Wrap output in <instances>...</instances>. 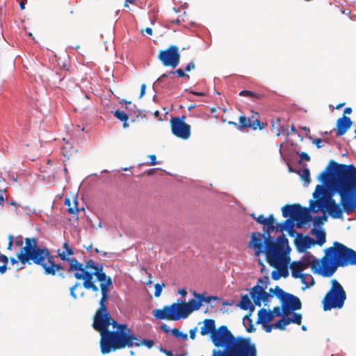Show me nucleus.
Segmentation results:
<instances>
[{
	"label": "nucleus",
	"mask_w": 356,
	"mask_h": 356,
	"mask_svg": "<svg viewBox=\"0 0 356 356\" xmlns=\"http://www.w3.org/2000/svg\"><path fill=\"white\" fill-rule=\"evenodd\" d=\"M332 177H337L334 189L340 196V203L333 199V194L327 192L323 185H317L313 193L318 209H325L332 218H343V213L349 214L356 211V168L350 164H339L333 160L318 176V180L327 183Z\"/></svg>",
	"instance_id": "1"
},
{
	"label": "nucleus",
	"mask_w": 356,
	"mask_h": 356,
	"mask_svg": "<svg viewBox=\"0 0 356 356\" xmlns=\"http://www.w3.org/2000/svg\"><path fill=\"white\" fill-rule=\"evenodd\" d=\"M81 268L75 269L74 274L77 280H83V286L87 290H92L97 292L99 289L93 282V277L100 282V289L102 297L99 300V307L96 311L94 316L92 327H96L103 325L106 320H108L111 316L108 312L106 302L108 299L109 287L113 282L111 277L107 276L103 270V266L96 264L92 259L86 261L85 264L79 262Z\"/></svg>",
	"instance_id": "2"
},
{
	"label": "nucleus",
	"mask_w": 356,
	"mask_h": 356,
	"mask_svg": "<svg viewBox=\"0 0 356 356\" xmlns=\"http://www.w3.org/2000/svg\"><path fill=\"white\" fill-rule=\"evenodd\" d=\"M100 334V350L103 355L117 350L133 346H145L151 348L154 345L152 339L140 340L125 323H119L111 316L105 321L103 325L95 329Z\"/></svg>",
	"instance_id": "3"
},
{
	"label": "nucleus",
	"mask_w": 356,
	"mask_h": 356,
	"mask_svg": "<svg viewBox=\"0 0 356 356\" xmlns=\"http://www.w3.org/2000/svg\"><path fill=\"white\" fill-rule=\"evenodd\" d=\"M16 257L24 265L33 263L41 266L47 275L54 276L56 272L64 269L60 264L55 263L54 257L47 248L38 245V239L34 237L24 239V245Z\"/></svg>",
	"instance_id": "4"
},
{
	"label": "nucleus",
	"mask_w": 356,
	"mask_h": 356,
	"mask_svg": "<svg viewBox=\"0 0 356 356\" xmlns=\"http://www.w3.org/2000/svg\"><path fill=\"white\" fill-rule=\"evenodd\" d=\"M325 277H330L336 272L338 267L356 265V251L348 248L343 243L334 241L332 247L325 250L322 257Z\"/></svg>",
	"instance_id": "5"
},
{
	"label": "nucleus",
	"mask_w": 356,
	"mask_h": 356,
	"mask_svg": "<svg viewBox=\"0 0 356 356\" xmlns=\"http://www.w3.org/2000/svg\"><path fill=\"white\" fill-rule=\"evenodd\" d=\"M325 277H330L336 272L338 267L356 265V251L348 248L343 243L334 241L332 247L325 250L322 257Z\"/></svg>",
	"instance_id": "6"
},
{
	"label": "nucleus",
	"mask_w": 356,
	"mask_h": 356,
	"mask_svg": "<svg viewBox=\"0 0 356 356\" xmlns=\"http://www.w3.org/2000/svg\"><path fill=\"white\" fill-rule=\"evenodd\" d=\"M202 306L200 299H191L188 302L178 300L177 302L165 306L162 309H154V316L157 319L178 321L186 318L194 311L198 310Z\"/></svg>",
	"instance_id": "7"
},
{
	"label": "nucleus",
	"mask_w": 356,
	"mask_h": 356,
	"mask_svg": "<svg viewBox=\"0 0 356 356\" xmlns=\"http://www.w3.org/2000/svg\"><path fill=\"white\" fill-rule=\"evenodd\" d=\"M309 266L314 273L325 277V275L323 272L324 267L322 258L317 259L312 254H307L300 261H293L291 264L292 276L294 278H300L302 283L305 284L306 287L312 286L315 284L314 279L311 275L302 273L304 270Z\"/></svg>",
	"instance_id": "8"
},
{
	"label": "nucleus",
	"mask_w": 356,
	"mask_h": 356,
	"mask_svg": "<svg viewBox=\"0 0 356 356\" xmlns=\"http://www.w3.org/2000/svg\"><path fill=\"white\" fill-rule=\"evenodd\" d=\"M288 245V239L284 234L279 236L276 241H273L270 234L266 241V257L270 266L279 268L284 262V247Z\"/></svg>",
	"instance_id": "9"
},
{
	"label": "nucleus",
	"mask_w": 356,
	"mask_h": 356,
	"mask_svg": "<svg viewBox=\"0 0 356 356\" xmlns=\"http://www.w3.org/2000/svg\"><path fill=\"white\" fill-rule=\"evenodd\" d=\"M346 300V293L341 284L337 280L331 281V288L324 296L322 303L324 311L341 309Z\"/></svg>",
	"instance_id": "10"
},
{
	"label": "nucleus",
	"mask_w": 356,
	"mask_h": 356,
	"mask_svg": "<svg viewBox=\"0 0 356 356\" xmlns=\"http://www.w3.org/2000/svg\"><path fill=\"white\" fill-rule=\"evenodd\" d=\"M180 57L179 47L175 45H170L166 49L161 50L157 56L164 66H170L172 68H175L179 65Z\"/></svg>",
	"instance_id": "11"
},
{
	"label": "nucleus",
	"mask_w": 356,
	"mask_h": 356,
	"mask_svg": "<svg viewBox=\"0 0 356 356\" xmlns=\"http://www.w3.org/2000/svg\"><path fill=\"white\" fill-rule=\"evenodd\" d=\"M185 115L173 117L170 120L171 131L175 136L186 140L191 136V126L184 122Z\"/></svg>",
	"instance_id": "12"
},
{
	"label": "nucleus",
	"mask_w": 356,
	"mask_h": 356,
	"mask_svg": "<svg viewBox=\"0 0 356 356\" xmlns=\"http://www.w3.org/2000/svg\"><path fill=\"white\" fill-rule=\"evenodd\" d=\"M267 238L266 231L263 234L259 232L252 233L248 246L254 249L255 256L259 257L261 253L266 254Z\"/></svg>",
	"instance_id": "13"
},
{
	"label": "nucleus",
	"mask_w": 356,
	"mask_h": 356,
	"mask_svg": "<svg viewBox=\"0 0 356 356\" xmlns=\"http://www.w3.org/2000/svg\"><path fill=\"white\" fill-rule=\"evenodd\" d=\"M238 120V130H243L245 128H252L253 130H257V129L261 130L266 125V124L259 120V115L258 113H255L250 118L245 115H241Z\"/></svg>",
	"instance_id": "14"
},
{
	"label": "nucleus",
	"mask_w": 356,
	"mask_h": 356,
	"mask_svg": "<svg viewBox=\"0 0 356 356\" xmlns=\"http://www.w3.org/2000/svg\"><path fill=\"white\" fill-rule=\"evenodd\" d=\"M282 306L284 316H289L293 311L300 309L302 302L297 296L288 293L282 302Z\"/></svg>",
	"instance_id": "15"
},
{
	"label": "nucleus",
	"mask_w": 356,
	"mask_h": 356,
	"mask_svg": "<svg viewBox=\"0 0 356 356\" xmlns=\"http://www.w3.org/2000/svg\"><path fill=\"white\" fill-rule=\"evenodd\" d=\"M294 244L300 252H305L310 248L312 245L316 244V241L309 236H303L302 234H297L294 240Z\"/></svg>",
	"instance_id": "16"
},
{
	"label": "nucleus",
	"mask_w": 356,
	"mask_h": 356,
	"mask_svg": "<svg viewBox=\"0 0 356 356\" xmlns=\"http://www.w3.org/2000/svg\"><path fill=\"white\" fill-rule=\"evenodd\" d=\"M302 314L299 313H293L292 317H284L282 316L280 320L277 321L276 327L280 330H284L286 326L290 323H295L300 325L302 323Z\"/></svg>",
	"instance_id": "17"
},
{
	"label": "nucleus",
	"mask_w": 356,
	"mask_h": 356,
	"mask_svg": "<svg viewBox=\"0 0 356 356\" xmlns=\"http://www.w3.org/2000/svg\"><path fill=\"white\" fill-rule=\"evenodd\" d=\"M275 222L276 220L273 214H270L268 218H265L263 214L257 217V223L266 226V228H264V231H266L267 234H271L273 232Z\"/></svg>",
	"instance_id": "18"
},
{
	"label": "nucleus",
	"mask_w": 356,
	"mask_h": 356,
	"mask_svg": "<svg viewBox=\"0 0 356 356\" xmlns=\"http://www.w3.org/2000/svg\"><path fill=\"white\" fill-rule=\"evenodd\" d=\"M353 122L349 117L343 115L339 118L337 121V136H341L346 134L348 129H350Z\"/></svg>",
	"instance_id": "19"
},
{
	"label": "nucleus",
	"mask_w": 356,
	"mask_h": 356,
	"mask_svg": "<svg viewBox=\"0 0 356 356\" xmlns=\"http://www.w3.org/2000/svg\"><path fill=\"white\" fill-rule=\"evenodd\" d=\"M58 257H59L61 260L64 261H67L70 264L69 268H67V271L68 273L73 272L75 270V269H77L78 268H81L79 265V261L74 257L71 258L67 256V254L65 253V251L60 252V250H58Z\"/></svg>",
	"instance_id": "20"
},
{
	"label": "nucleus",
	"mask_w": 356,
	"mask_h": 356,
	"mask_svg": "<svg viewBox=\"0 0 356 356\" xmlns=\"http://www.w3.org/2000/svg\"><path fill=\"white\" fill-rule=\"evenodd\" d=\"M294 220H302L303 222L307 223L310 222L312 220V216L310 213L309 209L303 207L299 204Z\"/></svg>",
	"instance_id": "21"
},
{
	"label": "nucleus",
	"mask_w": 356,
	"mask_h": 356,
	"mask_svg": "<svg viewBox=\"0 0 356 356\" xmlns=\"http://www.w3.org/2000/svg\"><path fill=\"white\" fill-rule=\"evenodd\" d=\"M273 315L271 314V311L262 308L258 312V319L257 323L265 325L266 323L273 321Z\"/></svg>",
	"instance_id": "22"
},
{
	"label": "nucleus",
	"mask_w": 356,
	"mask_h": 356,
	"mask_svg": "<svg viewBox=\"0 0 356 356\" xmlns=\"http://www.w3.org/2000/svg\"><path fill=\"white\" fill-rule=\"evenodd\" d=\"M239 95L248 97L253 102L261 101L266 97L264 93H260L247 90H241L239 92Z\"/></svg>",
	"instance_id": "23"
},
{
	"label": "nucleus",
	"mask_w": 356,
	"mask_h": 356,
	"mask_svg": "<svg viewBox=\"0 0 356 356\" xmlns=\"http://www.w3.org/2000/svg\"><path fill=\"white\" fill-rule=\"evenodd\" d=\"M299 204H286L282 208V216L284 218L290 216L293 220L295 219V216L298 208Z\"/></svg>",
	"instance_id": "24"
},
{
	"label": "nucleus",
	"mask_w": 356,
	"mask_h": 356,
	"mask_svg": "<svg viewBox=\"0 0 356 356\" xmlns=\"http://www.w3.org/2000/svg\"><path fill=\"white\" fill-rule=\"evenodd\" d=\"M311 234L316 237L317 240L316 241V243L318 245L322 246L325 243L326 234L325 231L313 228L311 230Z\"/></svg>",
	"instance_id": "25"
},
{
	"label": "nucleus",
	"mask_w": 356,
	"mask_h": 356,
	"mask_svg": "<svg viewBox=\"0 0 356 356\" xmlns=\"http://www.w3.org/2000/svg\"><path fill=\"white\" fill-rule=\"evenodd\" d=\"M238 306L243 310L250 309V312H252L254 309V307L251 305V302L248 295H243L241 296Z\"/></svg>",
	"instance_id": "26"
},
{
	"label": "nucleus",
	"mask_w": 356,
	"mask_h": 356,
	"mask_svg": "<svg viewBox=\"0 0 356 356\" xmlns=\"http://www.w3.org/2000/svg\"><path fill=\"white\" fill-rule=\"evenodd\" d=\"M263 289L264 287L259 285H256L252 288L250 294L254 304L255 301H257V299L259 298L262 294Z\"/></svg>",
	"instance_id": "27"
},
{
	"label": "nucleus",
	"mask_w": 356,
	"mask_h": 356,
	"mask_svg": "<svg viewBox=\"0 0 356 356\" xmlns=\"http://www.w3.org/2000/svg\"><path fill=\"white\" fill-rule=\"evenodd\" d=\"M114 116L118 118L119 120H120L121 122H123V127L125 128V127H127L129 126V124H127V120L129 119V116L127 113H125L124 111H120V110H117L114 112L113 113Z\"/></svg>",
	"instance_id": "28"
},
{
	"label": "nucleus",
	"mask_w": 356,
	"mask_h": 356,
	"mask_svg": "<svg viewBox=\"0 0 356 356\" xmlns=\"http://www.w3.org/2000/svg\"><path fill=\"white\" fill-rule=\"evenodd\" d=\"M193 296H195V298L200 299L201 301V303L202 302H204L207 303H210L212 300H218L219 299L218 297L212 296H210L208 297H204V294L198 293L195 291L193 293Z\"/></svg>",
	"instance_id": "29"
},
{
	"label": "nucleus",
	"mask_w": 356,
	"mask_h": 356,
	"mask_svg": "<svg viewBox=\"0 0 356 356\" xmlns=\"http://www.w3.org/2000/svg\"><path fill=\"white\" fill-rule=\"evenodd\" d=\"M298 174L300 175L302 181L307 184L310 183V172L307 168H304L302 170H299Z\"/></svg>",
	"instance_id": "30"
},
{
	"label": "nucleus",
	"mask_w": 356,
	"mask_h": 356,
	"mask_svg": "<svg viewBox=\"0 0 356 356\" xmlns=\"http://www.w3.org/2000/svg\"><path fill=\"white\" fill-rule=\"evenodd\" d=\"M288 275H289L288 270H287V269L285 268V269L281 270L280 273L277 272L276 270H273L271 273V277L274 280H277L280 278L281 276L286 277V276H288Z\"/></svg>",
	"instance_id": "31"
},
{
	"label": "nucleus",
	"mask_w": 356,
	"mask_h": 356,
	"mask_svg": "<svg viewBox=\"0 0 356 356\" xmlns=\"http://www.w3.org/2000/svg\"><path fill=\"white\" fill-rule=\"evenodd\" d=\"M74 203L75 206L74 207H71V201L70 198H66L65 200V204L68 207L67 211L71 214L76 213L79 211V209L76 207L77 202L74 200Z\"/></svg>",
	"instance_id": "32"
},
{
	"label": "nucleus",
	"mask_w": 356,
	"mask_h": 356,
	"mask_svg": "<svg viewBox=\"0 0 356 356\" xmlns=\"http://www.w3.org/2000/svg\"><path fill=\"white\" fill-rule=\"evenodd\" d=\"M246 322L249 323L248 326H245L246 331L248 332H254L256 329L252 324V320L250 318L249 316H245L243 318V324L245 325Z\"/></svg>",
	"instance_id": "33"
},
{
	"label": "nucleus",
	"mask_w": 356,
	"mask_h": 356,
	"mask_svg": "<svg viewBox=\"0 0 356 356\" xmlns=\"http://www.w3.org/2000/svg\"><path fill=\"white\" fill-rule=\"evenodd\" d=\"M172 334L177 337L183 339L184 341H186L188 339V335L186 333H183L181 331H179L177 328H173L171 331Z\"/></svg>",
	"instance_id": "34"
},
{
	"label": "nucleus",
	"mask_w": 356,
	"mask_h": 356,
	"mask_svg": "<svg viewBox=\"0 0 356 356\" xmlns=\"http://www.w3.org/2000/svg\"><path fill=\"white\" fill-rule=\"evenodd\" d=\"M264 289H265V288H264L262 294L261 295V296L257 299V301H255L256 306L260 307L261 305V301L266 302L268 300L270 295H269V293L266 292Z\"/></svg>",
	"instance_id": "35"
},
{
	"label": "nucleus",
	"mask_w": 356,
	"mask_h": 356,
	"mask_svg": "<svg viewBox=\"0 0 356 356\" xmlns=\"http://www.w3.org/2000/svg\"><path fill=\"white\" fill-rule=\"evenodd\" d=\"M275 295L280 299L281 302L284 299L286 295L288 293L287 292H285L283 291L280 286H276L275 288Z\"/></svg>",
	"instance_id": "36"
},
{
	"label": "nucleus",
	"mask_w": 356,
	"mask_h": 356,
	"mask_svg": "<svg viewBox=\"0 0 356 356\" xmlns=\"http://www.w3.org/2000/svg\"><path fill=\"white\" fill-rule=\"evenodd\" d=\"M169 74H176L179 77L186 78L187 79H190V76L186 73V71L181 68L175 71H171L169 72Z\"/></svg>",
	"instance_id": "37"
},
{
	"label": "nucleus",
	"mask_w": 356,
	"mask_h": 356,
	"mask_svg": "<svg viewBox=\"0 0 356 356\" xmlns=\"http://www.w3.org/2000/svg\"><path fill=\"white\" fill-rule=\"evenodd\" d=\"M164 286H165L164 284H160L158 283L154 285V289H155L154 296L155 297L158 298L161 296L163 287Z\"/></svg>",
	"instance_id": "38"
},
{
	"label": "nucleus",
	"mask_w": 356,
	"mask_h": 356,
	"mask_svg": "<svg viewBox=\"0 0 356 356\" xmlns=\"http://www.w3.org/2000/svg\"><path fill=\"white\" fill-rule=\"evenodd\" d=\"M81 286V284L79 282H76L72 287L70 289V296L74 298H77V295L75 293V290Z\"/></svg>",
	"instance_id": "39"
},
{
	"label": "nucleus",
	"mask_w": 356,
	"mask_h": 356,
	"mask_svg": "<svg viewBox=\"0 0 356 356\" xmlns=\"http://www.w3.org/2000/svg\"><path fill=\"white\" fill-rule=\"evenodd\" d=\"M271 314L273 315V317L275 316H282V315H284L283 312H282V307H280L279 306L275 307L273 308V311H271Z\"/></svg>",
	"instance_id": "40"
},
{
	"label": "nucleus",
	"mask_w": 356,
	"mask_h": 356,
	"mask_svg": "<svg viewBox=\"0 0 356 356\" xmlns=\"http://www.w3.org/2000/svg\"><path fill=\"white\" fill-rule=\"evenodd\" d=\"M63 248L65 250V253L68 257L74 254L73 249L69 245L67 242L63 243Z\"/></svg>",
	"instance_id": "41"
},
{
	"label": "nucleus",
	"mask_w": 356,
	"mask_h": 356,
	"mask_svg": "<svg viewBox=\"0 0 356 356\" xmlns=\"http://www.w3.org/2000/svg\"><path fill=\"white\" fill-rule=\"evenodd\" d=\"M14 243H15L16 246L22 247L21 248V249H22L23 248L22 245H23V243H24V241H23L22 236H16L15 238Z\"/></svg>",
	"instance_id": "42"
},
{
	"label": "nucleus",
	"mask_w": 356,
	"mask_h": 356,
	"mask_svg": "<svg viewBox=\"0 0 356 356\" xmlns=\"http://www.w3.org/2000/svg\"><path fill=\"white\" fill-rule=\"evenodd\" d=\"M284 230L287 231L291 227L293 226V222L290 219H286L283 222Z\"/></svg>",
	"instance_id": "43"
},
{
	"label": "nucleus",
	"mask_w": 356,
	"mask_h": 356,
	"mask_svg": "<svg viewBox=\"0 0 356 356\" xmlns=\"http://www.w3.org/2000/svg\"><path fill=\"white\" fill-rule=\"evenodd\" d=\"M324 218L322 216H316L314 220V225L316 226H321L323 224Z\"/></svg>",
	"instance_id": "44"
},
{
	"label": "nucleus",
	"mask_w": 356,
	"mask_h": 356,
	"mask_svg": "<svg viewBox=\"0 0 356 356\" xmlns=\"http://www.w3.org/2000/svg\"><path fill=\"white\" fill-rule=\"evenodd\" d=\"M277 324V322H275V323L273 324H267L266 323L265 325H263L264 326V328H265V331L266 332H270L272 331V328L274 327L275 329H278L277 327H276V325Z\"/></svg>",
	"instance_id": "45"
},
{
	"label": "nucleus",
	"mask_w": 356,
	"mask_h": 356,
	"mask_svg": "<svg viewBox=\"0 0 356 356\" xmlns=\"http://www.w3.org/2000/svg\"><path fill=\"white\" fill-rule=\"evenodd\" d=\"M8 244L7 249L9 250H11L12 248H13V243H14V237H13V235L9 234L8 236Z\"/></svg>",
	"instance_id": "46"
},
{
	"label": "nucleus",
	"mask_w": 356,
	"mask_h": 356,
	"mask_svg": "<svg viewBox=\"0 0 356 356\" xmlns=\"http://www.w3.org/2000/svg\"><path fill=\"white\" fill-rule=\"evenodd\" d=\"M195 68V65L194 62L191 61L187 64V65L185 67L186 72H190L192 70H194Z\"/></svg>",
	"instance_id": "47"
},
{
	"label": "nucleus",
	"mask_w": 356,
	"mask_h": 356,
	"mask_svg": "<svg viewBox=\"0 0 356 356\" xmlns=\"http://www.w3.org/2000/svg\"><path fill=\"white\" fill-rule=\"evenodd\" d=\"M300 159L302 160H304V161H310V156H309V154L306 152H302L300 154Z\"/></svg>",
	"instance_id": "48"
},
{
	"label": "nucleus",
	"mask_w": 356,
	"mask_h": 356,
	"mask_svg": "<svg viewBox=\"0 0 356 356\" xmlns=\"http://www.w3.org/2000/svg\"><path fill=\"white\" fill-rule=\"evenodd\" d=\"M9 261L8 257L5 254L0 255V262H3L4 264H8Z\"/></svg>",
	"instance_id": "49"
},
{
	"label": "nucleus",
	"mask_w": 356,
	"mask_h": 356,
	"mask_svg": "<svg viewBox=\"0 0 356 356\" xmlns=\"http://www.w3.org/2000/svg\"><path fill=\"white\" fill-rule=\"evenodd\" d=\"M196 331H197V327H194L193 329H191L190 330L189 334H190V338L191 339H195Z\"/></svg>",
	"instance_id": "50"
},
{
	"label": "nucleus",
	"mask_w": 356,
	"mask_h": 356,
	"mask_svg": "<svg viewBox=\"0 0 356 356\" xmlns=\"http://www.w3.org/2000/svg\"><path fill=\"white\" fill-rule=\"evenodd\" d=\"M149 159H150V165H156L157 163H156V155L154 154H151L149 156Z\"/></svg>",
	"instance_id": "51"
},
{
	"label": "nucleus",
	"mask_w": 356,
	"mask_h": 356,
	"mask_svg": "<svg viewBox=\"0 0 356 356\" xmlns=\"http://www.w3.org/2000/svg\"><path fill=\"white\" fill-rule=\"evenodd\" d=\"M321 142L322 140L320 138H316L313 140V143H314L318 148H321L322 147L321 145Z\"/></svg>",
	"instance_id": "52"
},
{
	"label": "nucleus",
	"mask_w": 356,
	"mask_h": 356,
	"mask_svg": "<svg viewBox=\"0 0 356 356\" xmlns=\"http://www.w3.org/2000/svg\"><path fill=\"white\" fill-rule=\"evenodd\" d=\"M8 268L7 264H3V265L0 266V273L3 274L6 272Z\"/></svg>",
	"instance_id": "53"
},
{
	"label": "nucleus",
	"mask_w": 356,
	"mask_h": 356,
	"mask_svg": "<svg viewBox=\"0 0 356 356\" xmlns=\"http://www.w3.org/2000/svg\"><path fill=\"white\" fill-rule=\"evenodd\" d=\"M296 221V227L298 228H302V226L305 224H307V222H303L302 220H295Z\"/></svg>",
	"instance_id": "54"
},
{
	"label": "nucleus",
	"mask_w": 356,
	"mask_h": 356,
	"mask_svg": "<svg viewBox=\"0 0 356 356\" xmlns=\"http://www.w3.org/2000/svg\"><path fill=\"white\" fill-rule=\"evenodd\" d=\"M145 89H146V85L145 83L142 84V86L140 87V97H142L145 95Z\"/></svg>",
	"instance_id": "55"
},
{
	"label": "nucleus",
	"mask_w": 356,
	"mask_h": 356,
	"mask_svg": "<svg viewBox=\"0 0 356 356\" xmlns=\"http://www.w3.org/2000/svg\"><path fill=\"white\" fill-rule=\"evenodd\" d=\"M282 225H283V222L277 223L276 227L275 226V229L276 228L277 231H280V232L283 231L284 229V226Z\"/></svg>",
	"instance_id": "56"
},
{
	"label": "nucleus",
	"mask_w": 356,
	"mask_h": 356,
	"mask_svg": "<svg viewBox=\"0 0 356 356\" xmlns=\"http://www.w3.org/2000/svg\"><path fill=\"white\" fill-rule=\"evenodd\" d=\"M287 232L291 236H293L296 233V230L293 229V226L288 229Z\"/></svg>",
	"instance_id": "57"
},
{
	"label": "nucleus",
	"mask_w": 356,
	"mask_h": 356,
	"mask_svg": "<svg viewBox=\"0 0 356 356\" xmlns=\"http://www.w3.org/2000/svg\"><path fill=\"white\" fill-rule=\"evenodd\" d=\"M161 329L163 332H166V333H168V332H170V330H169V329H168V327L167 325H165V324L162 325L161 326Z\"/></svg>",
	"instance_id": "58"
},
{
	"label": "nucleus",
	"mask_w": 356,
	"mask_h": 356,
	"mask_svg": "<svg viewBox=\"0 0 356 356\" xmlns=\"http://www.w3.org/2000/svg\"><path fill=\"white\" fill-rule=\"evenodd\" d=\"M168 76V73H164L157 80L156 83L160 82L163 79L167 78Z\"/></svg>",
	"instance_id": "59"
},
{
	"label": "nucleus",
	"mask_w": 356,
	"mask_h": 356,
	"mask_svg": "<svg viewBox=\"0 0 356 356\" xmlns=\"http://www.w3.org/2000/svg\"><path fill=\"white\" fill-rule=\"evenodd\" d=\"M352 113V108L350 107H346L343 111V115L346 114H350Z\"/></svg>",
	"instance_id": "60"
},
{
	"label": "nucleus",
	"mask_w": 356,
	"mask_h": 356,
	"mask_svg": "<svg viewBox=\"0 0 356 356\" xmlns=\"http://www.w3.org/2000/svg\"><path fill=\"white\" fill-rule=\"evenodd\" d=\"M179 293L181 294L182 296H186L187 295V291L186 289H180L179 290Z\"/></svg>",
	"instance_id": "61"
},
{
	"label": "nucleus",
	"mask_w": 356,
	"mask_h": 356,
	"mask_svg": "<svg viewBox=\"0 0 356 356\" xmlns=\"http://www.w3.org/2000/svg\"><path fill=\"white\" fill-rule=\"evenodd\" d=\"M190 92L193 95H197V96H204V93L201 92H195L193 90H191Z\"/></svg>",
	"instance_id": "62"
},
{
	"label": "nucleus",
	"mask_w": 356,
	"mask_h": 356,
	"mask_svg": "<svg viewBox=\"0 0 356 356\" xmlns=\"http://www.w3.org/2000/svg\"><path fill=\"white\" fill-rule=\"evenodd\" d=\"M26 0H23L19 3V7L21 10H24L25 8V4H26Z\"/></svg>",
	"instance_id": "63"
},
{
	"label": "nucleus",
	"mask_w": 356,
	"mask_h": 356,
	"mask_svg": "<svg viewBox=\"0 0 356 356\" xmlns=\"http://www.w3.org/2000/svg\"><path fill=\"white\" fill-rule=\"evenodd\" d=\"M145 32L146 33H147L148 35H152V29L149 27H147L145 29Z\"/></svg>",
	"instance_id": "64"
}]
</instances>
